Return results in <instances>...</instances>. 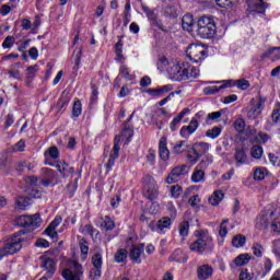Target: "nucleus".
Returning a JSON list of instances; mask_svg holds the SVG:
<instances>
[{"label": "nucleus", "mask_w": 280, "mask_h": 280, "mask_svg": "<svg viewBox=\"0 0 280 280\" xmlns=\"http://www.w3.org/2000/svg\"><path fill=\"white\" fill-rule=\"evenodd\" d=\"M250 261V256L249 254H241L234 259V264L236 266H246Z\"/></svg>", "instance_id": "38"}, {"label": "nucleus", "mask_w": 280, "mask_h": 280, "mask_svg": "<svg viewBox=\"0 0 280 280\" xmlns=\"http://www.w3.org/2000/svg\"><path fill=\"white\" fill-rule=\"evenodd\" d=\"M56 168L63 178H68V176H72V174H75V168L73 166H69L67 162H57Z\"/></svg>", "instance_id": "19"}, {"label": "nucleus", "mask_w": 280, "mask_h": 280, "mask_svg": "<svg viewBox=\"0 0 280 280\" xmlns=\"http://www.w3.org/2000/svg\"><path fill=\"white\" fill-rule=\"evenodd\" d=\"M187 150V141L182 140L176 142V144L173 147L174 154H183Z\"/></svg>", "instance_id": "39"}, {"label": "nucleus", "mask_w": 280, "mask_h": 280, "mask_svg": "<svg viewBox=\"0 0 280 280\" xmlns=\"http://www.w3.org/2000/svg\"><path fill=\"white\" fill-rule=\"evenodd\" d=\"M179 235H182V237L189 235V222L184 221L179 224Z\"/></svg>", "instance_id": "50"}, {"label": "nucleus", "mask_w": 280, "mask_h": 280, "mask_svg": "<svg viewBox=\"0 0 280 280\" xmlns=\"http://www.w3.org/2000/svg\"><path fill=\"white\" fill-rule=\"evenodd\" d=\"M252 250L255 257H261L264 255V246H261L259 243H254Z\"/></svg>", "instance_id": "54"}, {"label": "nucleus", "mask_w": 280, "mask_h": 280, "mask_svg": "<svg viewBox=\"0 0 280 280\" xmlns=\"http://www.w3.org/2000/svg\"><path fill=\"white\" fill-rule=\"evenodd\" d=\"M234 159L236 161L237 167L242 165H248V155H246V150H244V148H237L235 150Z\"/></svg>", "instance_id": "21"}, {"label": "nucleus", "mask_w": 280, "mask_h": 280, "mask_svg": "<svg viewBox=\"0 0 280 280\" xmlns=\"http://www.w3.org/2000/svg\"><path fill=\"white\" fill-rule=\"evenodd\" d=\"M117 60H124V40H118L115 45Z\"/></svg>", "instance_id": "46"}, {"label": "nucleus", "mask_w": 280, "mask_h": 280, "mask_svg": "<svg viewBox=\"0 0 280 280\" xmlns=\"http://www.w3.org/2000/svg\"><path fill=\"white\" fill-rule=\"evenodd\" d=\"M272 253L277 257H280V240H276L272 243Z\"/></svg>", "instance_id": "64"}, {"label": "nucleus", "mask_w": 280, "mask_h": 280, "mask_svg": "<svg viewBox=\"0 0 280 280\" xmlns=\"http://www.w3.org/2000/svg\"><path fill=\"white\" fill-rule=\"evenodd\" d=\"M211 163H213V155H206L198 164V167H200V170H207Z\"/></svg>", "instance_id": "45"}, {"label": "nucleus", "mask_w": 280, "mask_h": 280, "mask_svg": "<svg viewBox=\"0 0 280 280\" xmlns=\"http://www.w3.org/2000/svg\"><path fill=\"white\" fill-rule=\"evenodd\" d=\"M185 170H187L186 165L176 166L172 170L171 174L166 178V183L168 185H174V183L178 182V177L185 174Z\"/></svg>", "instance_id": "16"}, {"label": "nucleus", "mask_w": 280, "mask_h": 280, "mask_svg": "<svg viewBox=\"0 0 280 280\" xmlns=\"http://www.w3.org/2000/svg\"><path fill=\"white\" fill-rule=\"evenodd\" d=\"M135 117V113H132L127 121L122 125V130L118 137L119 143L128 144L130 141H132V137L135 136V130L132 129V126L130 125V120Z\"/></svg>", "instance_id": "7"}, {"label": "nucleus", "mask_w": 280, "mask_h": 280, "mask_svg": "<svg viewBox=\"0 0 280 280\" xmlns=\"http://www.w3.org/2000/svg\"><path fill=\"white\" fill-rule=\"evenodd\" d=\"M224 200V192L222 190H215L209 198V203L212 207H218Z\"/></svg>", "instance_id": "26"}, {"label": "nucleus", "mask_w": 280, "mask_h": 280, "mask_svg": "<svg viewBox=\"0 0 280 280\" xmlns=\"http://www.w3.org/2000/svg\"><path fill=\"white\" fill-rule=\"evenodd\" d=\"M268 141H270V136L265 132H259L255 138L256 143H268Z\"/></svg>", "instance_id": "53"}, {"label": "nucleus", "mask_w": 280, "mask_h": 280, "mask_svg": "<svg viewBox=\"0 0 280 280\" xmlns=\"http://www.w3.org/2000/svg\"><path fill=\"white\" fill-rule=\"evenodd\" d=\"M189 113V108H184L170 124L171 130L174 132L178 130V126H180V122L185 118V115Z\"/></svg>", "instance_id": "24"}, {"label": "nucleus", "mask_w": 280, "mask_h": 280, "mask_svg": "<svg viewBox=\"0 0 280 280\" xmlns=\"http://www.w3.org/2000/svg\"><path fill=\"white\" fill-rule=\"evenodd\" d=\"M264 178H266V168H256L254 171V180H264Z\"/></svg>", "instance_id": "51"}, {"label": "nucleus", "mask_w": 280, "mask_h": 280, "mask_svg": "<svg viewBox=\"0 0 280 280\" xmlns=\"http://www.w3.org/2000/svg\"><path fill=\"white\" fill-rule=\"evenodd\" d=\"M271 270H272V260H270V258H266L264 261L262 277H266V275H268V272H270Z\"/></svg>", "instance_id": "61"}, {"label": "nucleus", "mask_w": 280, "mask_h": 280, "mask_svg": "<svg viewBox=\"0 0 280 280\" xmlns=\"http://www.w3.org/2000/svg\"><path fill=\"white\" fill-rule=\"evenodd\" d=\"M250 154L253 156V159H261V156H264V148H261L260 145H254L250 150Z\"/></svg>", "instance_id": "44"}, {"label": "nucleus", "mask_w": 280, "mask_h": 280, "mask_svg": "<svg viewBox=\"0 0 280 280\" xmlns=\"http://www.w3.org/2000/svg\"><path fill=\"white\" fill-rule=\"evenodd\" d=\"M218 32L215 21L209 16H201L197 22V34L200 38H213Z\"/></svg>", "instance_id": "4"}, {"label": "nucleus", "mask_w": 280, "mask_h": 280, "mask_svg": "<svg viewBox=\"0 0 280 280\" xmlns=\"http://www.w3.org/2000/svg\"><path fill=\"white\" fill-rule=\"evenodd\" d=\"M119 137H115L114 139V148L112 150L109 160L106 164L107 170H113V166L115 165V161H117V159H119Z\"/></svg>", "instance_id": "15"}, {"label": "nucleus", "mask_w": 280, "mask_h": 280, "mask_svg": "<svg viewBox=\"0 0 280 280\" xmlns=\"http://www.w3.org/2000/svg\"><path fill=\"white\" fill-rule=\"evenodd\" d=\"M186 74H187V80H196V78H199L200 75V70L188 63V69L186 71Z\"/></svg>", "instance_id": "33"}, {"label": "nucleus", "mask_w": 280, "mask_h": 280, "mask_svg": "<svg viewBox=\"0 0 280 280\" xmlns=\"http://www.w3.org/2000/svg\"><path fill=\"white\" fill-rule=\"evenodd\" d=\"M187 69H189V62L171 61L170 68H166V73L173 82H185L187 80Z\"/></svg>", "instance_id": "3"}, {"label": "nucleus", "mask_w": 280, "mask_h": 280, "mask_svg": "<svg viewBox=\"0 0 280 280\" xmlns=\"http://www.w3.org/2000/svg\"><path fill=\"white\" fill-rule=\"evenodd\" d=\"M69 102H71V97H69L68 93H62L61 97L57 102V106L59 110H62V108H66V106H69Z\"/></svg>", "instance_id": "34"}, {"label": "nucleus", "mask_w": 280, "mask_h": 280, "mask_svg": "<svg viewBox=\"0 0 280 280\" xmlns=\"http://www.w3.org/2000/svg\"><path fill=\"white\" fill-rule=\"evenodd\" d=\"M128 259V250L126 248H119L114 255V261L116 264H124Z\"/></svg>", "instance_id": "29"}, {"label": "nucleus", "mask_w": 280, "mask_h": 280, "mask_svg": "<svg viewBox=\"0 0 280 280\" xmlns=\"http://www.w3.org/2000/svg\"><path fill=\"white\" fill-rule=\"evenodd\" d=\"M213 277V267L210 265H201L197 268V279L198 280H208Z\"/></svg>", "instance_id": "17"}, {"label": "nucleus", "mask_w": 280, "mask_h": 280, "mask_svg": "<svg viewBox=\"0 0 280 280\" xmlns=\"http://www.w3.org/2000/svg\"><path fill=\"white\" fill-rule=\"evenodd\" d=\"M192 183H205V168L196 166L192 175H191Z\"/></svg>", "instance_id": "27"}, {"label": "nucleus", "mask_w": 280, "mask_h": 280, "mask_svg": "<svg viewBox=\"0 0 280 280\" xmlns=\"http://www.w3.org/2000/svg\"><path fill=\"white\" fill-rule=\"evenodd\" d=\"M44 155H45V164L54 167V163L49 161H56V159H60V151L58 150L57 147H50L45 151Z\"/></svg>", "instance_id": "18"}, {"label": "nucleus", "mask_w": 280, "mask_h": 280, "mask_svg": "<svg viewBox=\"0 0 280 280\" xmlns=\"http://www.w3.org/2000/svg\"><path fill=\"white\" fill-rule=\"evenodd\" d=\"M233 127L236 132L242 133L244 130H246V121L243 118H238L234 121Z\"/></svg>", "instance_id": "42"}, {"label": "nucleus", "mask_w": 280, "mask_h": 280, "mask_svg": "<svg viewBox=\"0 0 280 280\" xmlns=\"http://www.w3.org/2000/svg\"><path fill=\"white\" fill-rule=\"evenodd\" d=\"M215 244H213V237L209 235V232H200L197 240L189 246L191 253H198L199 255L213 253Z\"/></svg>", "instance_id": "2"}, {"label": "nucleus", "mask_w": 280, "mask_h": 280, "mask_svg": "<svg viewBox=\"0 0 280 280\" xmlns=\"http://www.w3.org/2000/svg\"><path fill=\"white\" fill-rule=\"evenodd\" d=\"M275 212L276 210H267L265 212H261L256 218V229H258L259 231L268 229V224H270L271 220L275 218Z\"/></svg>", "instance_id": "8"}, {"label": "nucleus", "mask_w": 280, "mask_h": 280, "mask_svg": "<svg viewBox=\"0 0 280 280\" xmlns=\"http://www.w3.org/2000/svg\"><path fill=\"white\" fill-rule=\"evenodd\" d=\"M119 73L125 78V80H132V74H130V68L126 65H121L119 68Z\"/></svg>", "instance_id": "49"}, {"label": "nucleus", "mask_w": 280, "mask_h": 280, "mask_svg": "<svg viewBox=\"0 0 280 280\" xmlns=\"http://www.w3.org/2000/svg\"><path fill=\"white\" fill-rule=\"evenodd\" d=\"M28 206H30V198H27V197H20L16 200V207L19 209H25V207H28Z\"/></svg>", "instance_id": "58"}, {"label": "nucleus", "mask_w": 280, "mask_h": 280, "mask_svg": "<svg viewBox=\"0 0 280 280\" xmlns=\"http://www.w3.org/2000/svg\"><path fill=\"white\" fill-rule=\"evenodd\" d=\"M183 194V187L175 185L171 187V196L172 198H180V195Z\"/></svg>", "instance_id": "57"}, {"label": "nucleus", "mask_w": 280, "mask_h": 280, "mask_svg": "<svg viewBox=\"0 0 280 280\" xmlns=\"http://www.w3.org/2000/svg\"><path fill=\"white\" fill-rule=\"evenodd\" d=\"M42 268L46 270L47 277H54V272H56V260L49 257L44 258Z\"/></svg>", "instance_id": "23"}, {"label": "nucleus", "mask_w": 280, "mask_h": 280, "mask_svg": "<svg viewBox=\"0 0 280 280\" xmlns=\"http://www.w3.org/2000/svg\"><path fill=\"white\" fill-rule=\"evenodd\" d=\"M72 115L73 117H80L82 115V102L80 100L73 103Z\"/></svg>", "instance_id": "47"}, {"label": "nucleus", "mask_w": 280, "mask_h": 280, "mask_svg": "<svg viewBox=\"0 0 280 280\" xmlns=\"http://www.w3.org/2000/svg\"><path fill=\"white\" fill-rule=\"evenodd\" d=\"M247 5L250 12H257L258 14H264L268 8V3L264 0H247Z\"/></svg>", "instance_id": "12"}, {"label": "nucleus", "mask_w": 280, "mask_h": 280, "mask_svg": "<svg viewBox=\"0 0 280 280\" xmlns=\"http://www.w3.org/2000/svg\"><path fill=\"white\" fill-rule=\"evenodd\" d=\"M232 244L235 248H242L246 244V236L237 234L233 237Z\"/></svg>", "instance_id": "37"}, {"label": "nucleus", "mask_w": 280, "mask_h": 280, "mask_svg": "<svg viewBox=\"0 0 280 280\" xmlns=\"http://www.w3.org/2000/svg\"><path fill=\"white\" fill-rule=\"evenodd\" d=\"M92 264L94 268L102 269V264H103L102 254L100 253L94 254V256L92 257Z\"/></svg>", "instance_id": "52"}, {"label": "nucleus", "mask_w": 280, "mask_h": 280, "mask_svg": "<svg viewBox=\"0 0 280 280\" xmlns=\"http://www.w3.org/2000/svg\"><path fill=\"white\" fill-rule=\"evenodd\" d=\"M226 224H229V219H225L222 221L220 229H219V235L220 237H226L229 234V230L226 229Z\"/></svg>", "instance_id": "56"}, {"label": "nucleus", "mask_w": 280, "mask_h": 280, "mask_svg": "<svg viewBox=\"0 0 280 280\" xmlns=\"http://www.w3.org/2000/svg\"><path fill=\"white\" fill-rule=\"evenodd\" d=\"M222 89H226V84H223L221 86L218 85H210L203 89L205 95H215V93H219V91H222Z\"/></svg>", "instance_id": "35"}, {"label": "nucleus", "mask_w": 280, "mask_h": 280, "mask_svg": "<svg viewBox=\"0 0 280 280\" xmlns=\"http://www.w3.org/2000/svg\"><path fill=\"white\" fill-rule=\"evenodd\" d=\"M277 218H279V210L275 212L273 218H271V231H273V233H280V223L279 221H277Z\"/></svg>", "instance_id": "43"}, {"label": "nucleus", "mask_w": 280, "mask_h": 280, "mask_svg": "<svg viewBox=\"0 0 280 280\" xmlns=\"http://www.w3.org/2000/svg\"><path fill=\"white\" fill-rule=\"evenodd\" d=\"M268 56H273L276 60H280V47L270 48L267 51Z\"/></svg>", "instance_id": "63"}, {"label": "nucleus", "mask_w": 280, "mask_h": 280, "mask_svg": "<svg viewBox=\"0 0 280 280\" xmlns=\"http://www.w3.org/2000/svg\"><path fill=\"white\" fill-rule=\"evenodd\" d=\"M80 233H82L83 235H93V233H95V229L93 228V225L86 224L80 228Z\"/></svg>", "instance_id": "59"}, {"label": "nucleus", "mask_w": 280, "mask_h": 280, "mask_svg": "<svg viewBox=\"0 0 280 280\" xmlns=\"http://www.w3.org/2000/svg\"><path fill=\"white\" fill-rule=\"evenodd\" d=\"M74 271L69 268L62 270L61 276L65 280H80L82 277V265L78 262H73Z\"/></svg>", "instance_id": "9"}, {"label": "nucleus", "mask_w": 280, "mask_h": 280, "mask_svg": "<svg viewBox=\"0 0 280 280\" xmlns=\"http://www.w3.org/2000/svg\"><path fill=\"white\" fill-rule=\"evenodd\" d=\"M264 108H266V98L259 97L257 104L253 105L247 112L248 119H257V117L261 115Z\"/></svg>", "instance_id": "10"}, {"label": "nucleus", "mask_w": 280, "mask_h": 280, "mask_svg": "<svg viewBox=\"0 0 280 280\" xmlns=\"http://www.w3.org/2000/svg\"><path fill=\"white\" fill-rule=\"evenodd\" d=\"M196 151L198 152L199 156H202V154H207L209 150V143L207 142H199L194 145Z\"/></svg>", "instance_id": "41"}, {"label": "nucleus", "mask_w": 280, "mask_h": 280, "mask_svg": "<svg viewBox=\"0 0 280 280\" xmlns=\"http://www.w3.org/2000/svg\"><path fill=\"white\" fill-rule=\"evenodd\" d=\"M187 160L191 163V165H196V163L200 161V153L196 151L195 147L188 150Z\"/></svg>", "instance_id": "31"}, {"label": "nucleus", "mask_w": 280, "mask_h": 280, "mask_svg": "<svg viewBox=\"0 0 280 280\" xmlns=\"http://www.w3.org/2000/svg\"><path fill=\"white\" fill-rule=\"evenodd\" d=\"M182 27L186 32H194V16L191 14H186L183 16Z\"/></svg>", "instance_id": "25"}, {"label": "nucleus", "mask_w": 280, "mask_h": 280, "mask_svg": "<svg viewBox=\"0 0 280 280\" xmlns=\"http://www.w3.org/2000/svg\"><path fill=\"white\" fill-rule=\"evenodd\" d=\"M202 117H205V112H199L195 115L194 118H191L189 125L187 126L192 132H196L198 130V121H202Z\"/></svg>", "instance_id": "28"}, {"label": "nucleus", "mask_w": 280, "mask_h": 280, "mask_svg": "<svg viewBox=\"0 0 280 280\" xmlns=\"http://www.w3.org/2000/svg\"><path fill=\"white\" fill-rule=\"evenodd\" d=\"M9 75L10 78H14V80H21V62L11 65Z\"/></svg>", "instance_id": "30"}, {"label": "nucleus", "mask_w": 280, "mask_h": 280, "mask_svg": "<svg viewBox=\"0 0 280 280\" xmlns=\"http://www.w3.org/2000/svg\"><path fill=\"white\" fill-rule=\"evenodd\" d=\"M80 248H81V259L85 261L86 257H89V243L82 240L80 244Z\"/></svg>", "instance_id": "48"}, {"label": "nucleus", "mask_w": 280, "mask_h": 280, "mask_svg": "<svg viewBox=\"0 0 280 280\" xmlns=\"http://www.w3.org/2000/svg\"><path fill=\"white\" fill-rule=\"evenodd\" d=\"M235 86H237V89H242V91H246V89L250 86V83L246 79H241L235 81Z\"/></svg>", "instance_id": "60"}, {"label": "nucleus", "mask_w": 280, "mask_h": 280, "mask_svg": "<svg viewBox=\"0 0 280 280\" xmlns=\"http://www.w3.org/2000/svg\"><path fill=\"white\" fill-rule=\"evenodd\" d=\"M25 232L20 231L7 238L2 248H0V260L8 255H16L23 248V242H25Z\"/></svg>", "instance_id": "1"}, {"label": "nucleus", "mask_w": 280, "mask_h": 280, "mask_svg": "<svg viewBox=\"0 0 280 280\" xmlns=\"http://www.w3.org/2000/svg\"><path fill=\"white\" fill-rule=\"evenodd\" d=\"M16 222L23 229H38L40 226V214L21 215L16 219Z\"/></svg>", "instance_id": "6"}, {"label": "nucleus", "mask_w": 280, "mask_h": 280, "mask_svg": "<svg viewBox=\"0 0 280 280\" xmlns=\"http://www.w3.org/2000/svg\"><path fill=\"white\" fill-rule=\"evenodd\" d=\"M170 91H174V86L168 84L158 89H149L147 93L148 95H151V97H163V95L170 93Z\"/></svg>", "instance_id": "20"}, {"label": "nucleus", "mask_w": 280, "mask_h": 280, "mask_svg": "<svg viewBox=\"0 0 280 280\" xmlns=\"http://www.w3.org/2000/svg\"><path fill=\"white\" fill-rule=\"evenodd\" d=\"M143 12L147 14L150 21H153V23H156V13L154 12V10H150V8L143 7Z\"/></svg>", "instance_id": "62"}, {"label": "nucleus", "mask_w": 280, "mask_h": 280, "mask_svg": "<svg viewBox=\"0 0 280 280\" xmlns=\"http://www.w3.org/2000/svg\"><path fill=\"white\" fill-rule=\"evenodd\" d=\"M61 222H62V217L57 215L45 230L46 235L51 237L54 242H58V232H56V228L60 226Z\"/></svg>", "instance_id": "11"}, {"label": "nucleus", "mask_w": 280, "mask_h": 280, "mask_svg": "<svg viewBox=\"0 0 280 280\" xmlns=\"http://www.w3.org/2000/svg\"><path fill=\"white\" fill-rule=\"evenodd\" d=\"M143 250H145V246L143 244L132 245L129 250V258L135 264H141V255H143Z\"/></svg>", "instance_id": "13"}, {"label": "nucleus", "mask_w": 280, "mask_h": 280, "mask_svg": "<svg viewBox=\"0 0 280 280\" xmlns=\"http://www.w3.org/2000/svg\"><path fill=\"white\" fill-rule=\"evenodd\" d=\"M222 135V128L220 127H213L212 129H208L206 131V137H209V139H218Z\"/></svg>", "instance_id": "40"}, {"label": "nucleus", "mask_w": 280, "mask_h": 280, "mask_svg": "<svg viewBox=\"0 0 280 280\" xmlns=\"http://www.w3.org/2000/svg\"><path fill=\"white\" fill-rule=\"evenodd\" d=\"M160 159L167 161L170 159V149H167V138L162 137L159 142Z\"/></svg>", "instance_id": "22"}, {"label": "nucleus", "mask_w": 280, "mask_h": 280, "mask_svg": "<svg viewBox=\"0 0 280 280\" xmlns=\"http://www.w3.org/2000/svg\"><path fill=\"white\" fill-rule=\"evenodd\" d=\"M143 194L148 200H155V198H159V185L154 182L145 184Z\"/></svg>", "instance_id": "14"}, {"label": "nucleus", "mask_w": 280, "mask_h": 280, "mask_svg": "<svg viewBox=\"0 0 280 280\" xmlns=\"http://www.w3.org/2000/svg\"><path fill=\"white\" fill-rule=\"evenodd\" d=\"M101 226L105 231H113V229H115V221H113L110 217L106 215L103 218V222L101 223Z\"/></svg>", "instance_id": "36"}, {"label": "nucleus", "mask_w": 280, "mask_h": 280, "mask_svg": "<svg viewBox=\"0 0 280 280\" xmlns=\"http://www.w3.org/2000/svg\"><path fill=\"white\" fill-rule=\"evenodd\" d=\"M220 117H222V112H212V113L208 114L206 124H211V121H215V120L220 119Z\"/></svg>", "instance_id": "55"}, {"label": "nucleus", "mask_w": 280, "mask_h": 280, "mask_svg": "<svg viewBox=\"0 0 280 280\" xmlns=\"http://www.w3.org/2000/svg\"><path fill=\"white\" fill-rule=\"evenodd\" d=\"M187 57L192 62H202L207 56V49L200 44H191L186 50Z\"/></svg>", "instance_id": "5"}, {"label": "nucleus", "mask_w": 280, "mask_h": 280, "mask_svg": "<svg viewBox=\"0 0 280 280\" xmlns=\"http://www.w3.org/2000/svg\"><path fill=\"white\" fill-rule=\"evenodd\" d=\"M156 226L159 231H165V229H170L172 226V219L164 217L158 221Z\"/></svg>", "instance_id": "32"}]
</instances>
